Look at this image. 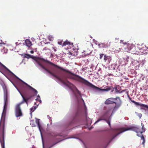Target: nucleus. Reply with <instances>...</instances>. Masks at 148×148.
<instances>
[{"label":"nucleus","instance_id":"nucleus-1","mask_svg":"<svg viewBox=\"0 0 148 148\" xmlns=\"http://www.w3.org/2000/svg\"><path fill=\"white\" fill-rule=\"evenodd\" d=\"M49 64H51L53 66L57 68L60 69L62 70H63L64 71H65L71 74L72 75V76L71 75H69L68 76V78L73 79L74 80H76L77 81L79 82H81L85 85L87 86H88L89 87L92 88L93 89H94L97 91H108L110 90H111V89L110 88L111 87H109L108 86H107L106 88L103 89H101L93 85L91 83L89 82L84 79L83 78H82V77L80 76H79L75 74L74 73H73L69 71V70L66 69H64L62 67H61L60 66H58V65L53 64L52 62L49 61Z\"/></svg>","mask_w":148,"mask_h":148},{"label":"nucleus","instance_id":"nucleus-2","mask_svg":"<svg viewBox=\"0 0 148 148\" xmlns=\"http://www.w3.org/2000/svg\"><path fill=\"white\" fill-rule=\"evenodd\" d=\"M144 128V126H143L142 125V131H140L139 128L137 126H133L130 128L122 127L113 129H112L113 132L114 133H117L114 135L113 136L111 140L114 139L115 138L116 136H118L120 134L127 130H131L136 132L137 133V135L139 136H140V135H141V139H142L143 140L142 144L144 145L145 142V138L143 135L142 134V133L145 131V130L144 128Z\"/></svg>","mask_w":148,"mask_h":148},{"label":"nucleus","instance_id":"nucleus-3","mask_svg":"<svg viewBox=\"0 0 148 148\" xmlns=\"http://www.w3.org/2000/svg\"><path fill=\"white\" fill-rule=\"evenodd\" d=\"M23 83L29 87L28 89L30 90L28 92L23 91V94L19 92L23 99V101L21 103L23 104L24 102H25L27 105L28 101L30 99L33 97L36 96L37 94L38 91L27 83L24 82Z\"/></svg>","mask_w":148,"mask_h":148},{"label":"nucleus","instance_id":"nucleus-4","mask_svg":"<svg viewBox=\"0 0 148 148\" xmlns=\"http://www.w3.org/2000/svg\"><path fill=\"white\" fill-rule=\"evenodd\" d=\"M124 51L127 52H130L133 53H135V47L133 46L131 44L125 43L124 44Z\"/></svg>","mask_w":148,"mask_h":148},{"label":"nucleus","instance_id":"nucleus-5","mask_svg":"<svg viewBox=\"0 0 148 148\" xmlns=\"http://www.w3.org/2000/svg\"><path fill=\"white\" fill-rule=\"evenodd\" d=\"M22 104V103H20L17 104L15 107V113L16 117V118L22 116H23V114L20 107V106Z\"/></svg>","mask_w":148,"mask_h":148},{"label":"nucleus","instance_id":"nucleus-6","mask_svg":"<svg viewBox=\"0 0 148 148\" xmlns=\"http://www.w3.org/2000/svg\"><path fill=\"white\" fill-rule=\"evenodd\" d=\"M41 67L42 69H44L45 71L47 72L48 73H49L54 77H56V79H57L58 80L60 81L61 82L65 84H66V82L64 81L63 80L60 78V77L58 76L57 75L51 72L50 71H49L48 69L45 67L41 65Z\"/></svg>","mask_w":148,"mask_h":148},{"label":"nucleus","instance_id":"nucleus-7","mask_svg":"<svg viewBox=\"0 0 148 148\" xmlns=\"http://www.w3.org/2000/svg\"><path fill=\"white\" fill-rule=\"evenodd\" d=\"M0 136H2L3 140V142L0 139L1 145L2 148H5V140H4V127L3 126L0 127Z\"/></svg>","mask_w":148,"mask_h":148},{"label":"nucleus","instance_id":"nucleus-8","mask_svg":"<svg viewBox=\"0 0 148 148\" xmlns=\"http://www.w3.org/2000/svg\"><path fill=\"white\" fill-rule=\"evenodd\" d=\"M117 99H118L119 100H120V98L118 97H116V98H109L107 99L106 101L105 102V103L107 105L116 103V102H115V101Z\"/></svg>","mask_w":148,"mask_h":148},{"label":"nucleus","instance_id":"nucleus-9","mask_svg":"<svg viewBox=\"0 0 148 148\" xmlns=\"http://www.w3.org/2000/svg\"><path fill=\"white\" fill-rule=\"evenodd\" d=\"M109 115V111H107L96 122H98L101 120H104L106 119V118H107Z\"/></svg>","mask_w":148,"mask_h":148},{"label":"nucleus","instance_id":"nucleus-10","mask_svg":"<svg viewBox=\"0 0 148 148\" xmlns=\"http://www.w3.org/2000/svg\"><path fill=\"white\" fill-rule=\"evenodd\" d=\"M4 108H5L7 107L8 101V95L7 91L4 93Z\"/></svg>","mask_w":148,"mask_h":148},{"label":"nucleus","instance_id":"nucleus-11","mask_svg":"<svg viewBox=\"0 0 148 148\" xmlns=\"http://www.w3.org/2000/svg\"><path fill=\"white\" fill-rule=\"evenodd\" d=\"M120 103L118 104H117L116 102L115 106L114 108V109L112 111L111 115H112L118 109V108L121 106V101L120 100Z\"/></svg>","mask_w":148,"mask_h":148},{"label":"nucleus","instance_id":"nucleus-12","mask_svg":"<svg viewBox=\"0 0 148 148\" xmlns=\"http://www.w3.org/2000/svg\"><path fill=\"white\" fill-rule=\"evenodd\" d=\"M91 52V49L90 47H88L85 49L82 52V53H84V56L88 55Z\"/></svg>","mask_w":148,"mask_h":148},{"label":"nucleus","instance_id":"nucleus-13","mask_svg":"<svg viewBox=\"0 0 148 148\" xmlns=\"http://www.w3.org/2000/svg\"><path fill=\"white\" fill-rule=\"evenodd\" d=\"M130 99L131 101L133 103H134L136 105H138V106H139L141 107H144L145 108H147L148 109V106H147L146 105L140 103L136 102L135 101H134V100H131V98H130Z\"/></svg>","mask_w":148,"mask_h":148},{"label":"nucleus","instance_id":"nucleus-14","mask_svg":"<svg viewBox=\"0 0 148 148\" xmlns=\"http://www.w3.org/2000/svg\"><path fill=\"white\" fill-rule=\"evenodd\" d=\"M121 75V73L118 71H114L112 73V76L115 77H118Z\"/></svg>","mask_w":148,"mask_h":148},{"label":"nucleus","instance_id":"nucleus-15","mask_svg":"<svg viewBox=\"0 0 148 148\" xmlns=\"http://www.w3.org/2000/svg\"><path fill=\"white\" fill-rule=\"evenodd\" d=\"M25 42L26 45L29 47L32 45L31 42L28 39L26 40L25 41Z\"/></svg>","mask_w":148,"mask_h":148},{"label":"nucleus","instance_id":"nucleus-16","mask_svg":"<svg viewBox=\"0 0 148 148\" xmlns=\"http://www.w3.org/2000/svg\"><path fill=\"white\" fill-rule=\"evenodd\" d=\"M71 44H72L73 43H71L70 42L68 41V40H66L62 44V46L63 47L66 45H71Z\"/></svg>","mask_w":148,"mask_h":148},{"label":"nucleus","instance_id":"nucleus-17","mask_svg":"<svg viewBox=\"0 0 148 148\" xmlns=\"http://www.w3.org/2000/svg\"><path fill=\"white\" fill-rule=\"evenodd\" d=\"M99 47L100 48H105V44L101 43L98 45Z\"/></svg>","mask_w":148,"mask_h":148},{"label":"nucleus","instance_id":"nucleus-18","mask_svg":"<svg viewBox=\"0 0 148 148\" xmlns=\"http://www.w3.org/2000/svg\"><path fill=\"white\" fill-rule=\"evenodd\" d=\"M110 42H108L107 43L105 44V48H108L110 46Z\"/></svg>","mask_w":148,"mask_h":148},{"label":"nucleus","instance_id":"nucleus-19","mask_svg":"<svg viewBox=\"0 0 148 148\" xmlns=\"http://www.w3.org/2000/svg\"><path fill=\"white\" fill-rule=\"evenodd\" d=\"M74 93L76 96V94H77V95L81 96L80 92L77 89H76V92H74Z\"/></svg>","mask_w":148,"mask_h":148},{"label":"nucleus","instance_id":"nucleus-20","mask_svg":"<svg viewBox=\"0 0 148 148\" xmlns=\"http://www.w3.org/2000/svg\"><path fill=\"white\" fill-rule=\"evenodd\" d=\"M25 58H31V55L28 54H25L24 55Z\"/></svg>","mask_w":148,"mask_h":148},{"label":"nucleus","instance_id":"nucleus-21","mask_svg":"<svg viewBox=\"0 0 148 148\" xmlns=\"http://www.w3.org/2000/svg\"><path fill=\"white\" fill-rule=\"evenodd\" d=\"M30 124L32 127H34L35 126V123L34 122V121H32L30 123Z\"/></svg>","mask_w":148,"mask_h":148},{"label":"nucleus","instance_id":"nucleus-22","mask_svg":"<svg viewBox=\"0 0 148 148\" xmlns=\"http://www.w3.org/2000/svg\"><path fill=\"white\" fill-rule=\"evenodd\" d=\"M38 127L39 129V130H40V131H41V128H42V127H41V125L40 124L38 121Z\"/></svg>","mask_w":148,"mask_h":148},{"label":"nucleus","instance_id":"nucleus-23","mask_svg":"<svg viewBox=\"0 0 148 148\" xmlns=\"http://www.w3.org/2000/svg\"><path fill=\"white\" fill-rule=\"evenodd\" d=\"M0 65L2 66H3L5 69L8 70V68L4 65H3L0 62Z\"/></svg>","mask_w":148,"mask_h":148},{"label":"nucleus","instance_id":"nucleus-24","mask_svg":"<svg viewBox=\"0 0 148 148\" xmlns=\"http://www.w3.org/2000/svg\"><path fill=\"white\" fill-rule=\"evenodd\" d=\"M36 108V107H32L30 109L31 111H32V112H34Z\"/></svg>","mask_w":148,"mask_h":148},{"label":"nucleus","instance_id":"nucleus-25","mask_svg":"<svg viewBox=\"0 0 148 148\" xmlns=\"http://www.w3.org/2000/svg\"><path fill=\"white\" fill-rule=\"evenodd\" d=\"M108 56H106V55H104V60L105 61H106L108 58Z\"/></svg>","mask_w":148,"mask_h":148},{"label":"nucleus","instance_id":"nucleus-26","mask_svg":"<svg viewBox=\"0 0 148 148\" xmlns=\"http://www.w3.org/2000/svg\"><path fill=\"white\" fill-rule=\"evenodd\" d=\"M116 92L117 93H122L124 91V90H123L121 91V92H120L116 88Z\"/></svg>","mask_w":148,"mask_h":148},{"label":"nucleus","instance_id":"nucleus-27","mask_svg":"<svg viewBox=\"0 0 148 148\" xmlns=\"http://www.w3.org/2000/svg\"><path fill=\"white\" fill-rule=\"evenodd\" d=\"M62 40H60V41H58V43L59 45H62Z\"/></svg>","mask_w":148,"mask_h":148},{"label":"nucleus","instance_id":"nucleus-28","mask_svg":"<svg viewBox=\"0 0 148 148\" xmlns=\"http://www.w3.org/2000/svg\"><path fill=\"white\" fill-rule=\"evenodd\" d=\"M48 50L49 51H50V49H47V47H46L44 48H43V50L44 51V50Z\"/></svg>","mask_w":148,"mask_h":148},{"label":"nucleus","instance_id":"nucleus-29","mask_svg":"<svg viewBox=\"0 0 148 148\" xmlns=\"http://www.w3.org/2000/svg\"><path fill=\"white\" fill-rule=\"evenodd\" d=\"M105 120L108 123V124L110 126V121H108L107 119L106 120Z\"/></svg>","mask_w":148,"mask_h":148},{"label":"nucleus","instance_id":"nucleus-30","mask_svg":"<svg viewBox=\"0 0 148 148\" xmlns=\"http://www.w3.org/2000/svg\"><path fill=\"white\" fill-rule=\"evenodd\" d=\"M104 56L103 54H101L100 55L99 58L100 59H101L103 58V56Z\"/></svg>","mask_w":148,"mask_h":148},{"label":"nucleus","instance_id":"nucleus-31","mask_svg":"<svg viewBox=\"0 0 148 148\" xmlns=\"http://www.w3.org/2000/svg\"><path fill=\"white\" fill-rule=\"evenodd\" d=\"M40 99L39 98H37L36 99V100L39 101L40 103V102H41V101L40 100Z\"/></svg>","mask_w":148,"mask_h":148},{"label":"nucleus","instance_id":"nucleus-32","mask_svg":"<svg viewBox=\"0 0 148 148\" xmlns=\"http://www.w3.org/2000/svg\"><path fill=\"white\" fill-rule=\"evenodd\" d=\"M138 116L140 118H141V116H142V114H138Z\"/></svg>","mask_w":148,"mask_h":148},{"label":"nucleus","instance_id":"nucleus-33","mask_svg":"<svg viewBox=\"0 0 148 148\" xmlns=\"http://www.w3.org/2000/svg\"><path fill=\"white\" fill-rule=\"evenodd\" d=\"M30 52L32 54L33 53H34V51H31Z\"/></svg>","mask_w":148,"mask_h":148},{"label":"nucleus","instance_id":"nucleus-34","mask_svg":"<svg viewBox=\"0 0 148 148\" xmlns=\"http://www.w3.org/2000/svg\"><path fill=\"white\" fill-rule=\"evenodd\" d=\"M37 98H39L40 99V97L39 95H37Z\"/></svg>","mask_w":148,"mask_h":148},{"label":"nucleus","instance_id":"nucleus-35","mask_svg":"<svg viewBox=\"0 0 148 148\" xmlns=\"http://www.w3.org/2000/svg\"><path fill=\"white\" fill-rule=\"evenodd\" d=\"M38 64H39V65L40 66H41V65H42L40 63H38Z\"/></svg>","mask_w":148,"mask_h":148},{"label":"nucleus","instance_id":"nucleus-36","mask_svg":"<svg viewBox=\"0 0 148 148\" xmlns=\"http://www.w3.org/2000/svg\"><path fill=\"white\" fill-rule=\"evenodd\" d=\"M2 43H0V46H2Z\"/></svg>","mask_w":148,"mask_h":148},{"label":"nucleus","instance_id":"nucleus-37","mask_svg":"<svg viewBox=\"0 0 148 148\" xmlns=\"http://www.w3.org/2000/svg\"><path fill=\"white\" fill-rule=\"evenodd\" d=\"M54 51H56V49H55L54 48Z\"/></svg>","mask_w":148,"mask_h":148},{"label":"nucleus","instance_id":"nucleus-38","mask_svg":"<svg viewBox=\"0 0 148 148\" xmlns=\"http://www.w3.org/2000/svg\"><path fill=\"white\" fill-rule=\"evenodd\" d=\"M109 74V75L110 76V75H112V74Z\"/></svg>","mask_w":148,"mask_h":148},{"label":"nucleus","instance_id":"nucleus-39","mask_svg":"<svg viewBox=\"0 0 148 148\" xmlns=\"http://www.w3.org/2000/svg\"><path fill=\"white\" fill-rule=\"evenodd\" d=\"M141 109H143V110H144V108H141Z\"/></svg>","mask_w":148,"mask_h":148},{"label":"nucleus","instance_id":"nucleus-40","mask_svg":"<svg viewBox=\"0 0 148 148\" xmlns=\"http://www.w3.org/2000/svg\"><path fill=\"white\" fill-rule=\"evenodd\" d=\"M47 43H49V42H47Z\"/></svg>","mask_w":148,"mask_h":148},{"label":"nucleus","instance_id":"nucleus-41","mask_svg":"<svg viewBox=\"0 0 148 148\" xmlns=\"http://www.w3.org/2000/svg\"><path fill=\"white\" fill-rule=\"evenodd\" d=\"M52 146H53V145L51 146V147H50V148H51V147H52Z\"/></svg>","mask_w":148,"mask_h":148},{"label":"nucleus","instance_id":"nucleus-42","mask_svg":"<svg viewBox=\"0 0 148 148\" xmlns=\"http://www.w3.org/2000/svg\"><path fill=\"white\" fill-rule=\"evenodd\" d=\"M68 82V83H69V84H70V83L69 82Z\"/></svg>","mask_w":148,"mask_h":148},{"label":"nucleus","instance_id":"nucleus-43","mask_svg":"<svg viewBox=\"0 0 148 148\" xmlns=\"http://www.w3.org/2000/svg\"><path fill=\"white\" fill-rule=\"evenodd\" d=\"M31 115H32V112H31Z\"/></svg>","mask_w":148,"mask_h":148},{"label":"nucleus","instance_id":"nucleus-44","mask_svg":"<svg viewBox=\"0 0 148 148\" xmlns=\"http://www.w3.org/2000/svg\"><path fill=\"white\" fill-rule=\"evenodd\" d=\"M70 53L71 54V53L70 52Z\"/></svg>","mask_w":148,"mask_h":148},{"label":"nucleus","instance_id":"nucleus-45","mask_svg":"<svg viewBox=\"0 0 148 148\" xmlns=\"http://www.w3.org/2000/svg\"><path fill=\"white\" fill-rule=\"evenodd\" d=\"M0 137H2V136H0Z\"/></svg>","mask_w":148,"mask_h":148},{"label":"nucleus","instance_id":"nucleus-46","mask_svg":"<svg viewBox=\"0 0 148 148\" xmlns=\"http://www.w3.org/2000/svg\"><path fill=\"white\" fill-rule=\"evenodd\" d=\"M43 148H44V147H43Z\"/></svg>","mask_w":148,"mask_h":148}]
</instances>
